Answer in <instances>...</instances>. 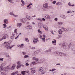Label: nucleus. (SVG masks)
Returning <instances> with one entry per match:
<instances>
[{
    "label": "nucleus",
    "mask_w": 75,
    "mask_h": 75,
    "mask_svg": "<svg viewBox=\"0 0 75 75\" xmlns=\"http://www.w3.org/2000/svg\"><path fill=\"white\" fill-rule=\"evenodd\" d=\"M20 21H21L22 23H25V22L27 21V18H20Z\"/></svg>",
    "instance_id": "obj_1"
},
{
    "label": "nucleus",
    "mask_w": 75,
    "mask_h": 75,
    "mask_svg": "<svg viewBox=\"0 0 75 75\" xmlns=\"http://www.w3.org/2000/svg\"><path fill=\"white\" fill-rule=\"evenodd\" d=\"M17 64L18 65L17 67V69H18L19 68H21V62L20 61H18L17 62Z\"/></svg>",
    "instance_id": "obj_2"
},
{
    "label": "nucleus",
    "mask_w": 75,
    "mask_h": 75,
    "mask_svg": "<svg viewBox=\"0 0 75 75\" xmlns=\"http://www.w3.org/2000/svg\"><path fill=\"white\" fill-rule=\"evenodd\" d=\"M26 18L28 20H29L30 21H32L33 20V18L31 17L30 16H29L28 15H27L26 16Z\"/></svg>",
    "instance_id": "obj_3"
},
{
    "label": "nucleus",
    "mask_w": 75,
    "mask_h": 75,
    "mask_svg": "<svg viewBox=\"0 0 75 75\" xmlns=\"http://www.w3.org/2000/svg\"><path fill=\"white\" fill-rule=\"evenodd\" d=\"M5 47L7 49H10V50H11V48H12V47H13V46H11L10 47L9 45H6Z\"/></svg>",
    "instance_id": "obj_4"
},
{
    "label": "nucleus",
    "mask_w": 75,
    "mask_h": 75,
    "mask_svg": "<svg viewBox=\"0 0 75 75\" xmlns=\"http://www.w3.org/2000/svg\"><path fill=\"white\" fill-rule=\"evenodd\" d=\"M38 40V39L37 38H34L33 39V42L34 44H36V42H37V41Z\"/></svg>",
    "instance_id": "obj_5"
},
{
    "label": "nucleus",
    "mask_w": 75,
    "mask_h": 75,
    "mask_svg": "<svg viewBox=\"0 0 75 75\" xmlns=\"http://www.w3.org/2000/svg\"><path fill=\"white\" fill-rule=\"evenodd\" d=\"M12 41L11 40H9L8 42H4V44H6V45H10Z\"/></svg>",
    "instance_id": "obj_6"
},
{
    "label": "nucleus",
    "mask_w": 75,
    "mask_h": 75,
    "mask_svg": "<svg viewBox=\"0 0 75 75\" xmlns=\"http://www.w3.org/2000/svg\"><path fill=\"white\" fill-rule=\"evenodd\" d=\"M45 18L47 20H49L50 18V16L49 15H46L45 16Z\"/></svg>",
    "instance_id": "obj_7"
},
{
    "label": "nucleus",
    "mask_w": 75,
    "mask_h": 75,
    "mask_svg": "<svg viewBox=\"0 0 75 75\" xmlns=\"http://www.w3.org/2000/svg\"><path fill=\"white\" fill-rule=\"evenodd\" d=\"M15 68H16V64H14L12 67L11 68V71L13 70H14V69H15Z\"/></svg>",
    "instance_id": "obj_8"
},
{
    "label": "nucleus",
    "mask_w": 75,
    "mask_h": 75,
    "mask_svg": "<svg viewBox=\"0 0 75 75\" xmlns=\"http://www.w3.org/2000/svg\"><path fill=\"white\" fill-rule=\"evenodd\" d=\"M48 4L46 3L45 4H43V6L44 8H47L48 7Z\"/></svg>",
    "instance_id": "obj_9"
},
{
    "label": "nucleus",
    "mask_w": 75,
    "mask_h": 75,
    "mask_svg": "<svg viewBox=\"0 0 75 75\" xmlns=\"http://www.w3.org/2000/svg\"><path fill=\"white\" fill-rule=\"evenodd\" d=\"M38 27L39 28H41V27H42V24L41 23H39L38 24Z\"/></svg>",
    "instance_id": "obj_10"
},
{
    "label": "nucleus",
    "mask_w": 75,
    "mask_h": 75,
    "mask_svg": "<svg viewBox=\"0 0 75 75\" xmlns=\"http://www.w3.org/2000/svg\"><path fill=\"white\" fill-rule=\"evenodd\" d=\"M64 31L62 30L61 29H59L58 30V33L59 34H62Z\"/></svg>",
    "instance_id": "obj_11"
},
{
    "label": "nucleus",
    "mask_w": 75,
    "mask_h": 75,
    "mask_svg": "<svg viewBox=\"0 0 75 75\" xmlns=\"http://www.w3.org/2000/svg\"><path fill=\"white\" fill-rule=\"evenodd\" d=\"M22 25V23H18L17 24V27H18V28H20Z\"/></svg>",
    "instance_id": "obj_12"
},
{
    "label": "nucleus",
    "mask_w": 75,
    "mask_h": 75,
    "mask_svg": "<svg viewBox=\"0 0 75 75\" xmlns=\"http://www.w3.org/2000/svg\"><path fill=\"white\" fill-rule=\"evenodd\" d=\"M68 5L69 7H74L75 6L74 4L71 5V2H69L68 3Z\"/></svg>",
    "instance_id": "obj_13"
},
{
    "label": "nucleus",
    "mask_w": 75,
    "mask_h": 75,
    "mask_svg": "<svg viewBox=\"0 0 75 75\" xmlns=\"http://www.w3.org/2000/svg\"><path fill=\"white\" fill-rule=\"evenodd\" d=\"M15 34H13L12 36H11L10 38L11 39H13L14 40V38H15Z\"/></svg>",
    "instance_id": "obj_14"
},
{
    "label": "nucleus",
    "mask_w": 75,
    "mask_h": 75,
    "mask_svg": "<svg viewBox=\"0 0 75 75\" xmlns=\"http://www.w3.org/2000/svg\"><path fill=\"white\" fill-rule=\"evenodd\" d=\"M63 30L64 31H68V30H69V29L68 28H63Z\"/></svg>",
    "instance_id": "obj_15"
},
{
    "label": "nucleus",
    "mask_w": 75,
    "mask_h": 75,
    "mask_svg": "<svg viewBox=\"0 0 75 75\" xmlns=\"http://www.w3.org/2000/svg\"><path fill=\"white\" fill-rule=\"evenodd\" d=\"M32 28H33V27H32V26L29 25L26 27V28H29V29H32Z\"/></svg>",
    "instance_id": "obj_16"
},
{
    "label": "nucleus",
    "mask_w": 75,
    "mask_h": 75,
    "mask_svg": "<svg viewBox=\"0 0 75 75\" xmlns=\"http://www.w3.org/2000/svg\"><path fill=\"white\" fill-rule=\"evenodd\" d=\"M52 42L53 43V44L54 45H56V40H53V41H52Z\"/></svg>",
    "instance_id": "obj_17"
},
{
    "label": "nucleus",
    "mask_w": 75,
    "mask_h": 75,
    "mask_svg": "<svg viewBox=\"0 0 75 75\" xmlns=\"http://www.w3.org/2000/svg\"><path fill=\"white\" fill-rule=\"evenodd\" d=\"M8 19H5L4 20V22L5 24H6L7 23H8Z\"/></svg>",
    "instance_id": "obj_18"
},
{
    "label": "nucleus",
    "mask_w": 75,
    "mask_h": 75,
    "mask_svg": "<svg viewBox=\"0 0 75 75\" xmlns=\"http://www.w3.org/2000/svg\"><path fill=\"white\" fill-rule=\"evenodd\" d=\"M57 24L59 25H62L63 24V23L62 22H59L57 23Z\"/></svg>",
    "instance_id": "obj_19"
},
{
    "label": "nucleus",
    "mask_w": 75,
    "mask_h": 75,
    "mask_svg": "<svg viewBox=\"0 0 75 75\" xmlns=\"http://www.w3.org/2000/svg\"><path fill=\"white\" fill-rule=\"evenodd\" d=\"M61 17L64 19H66V18H67V16H65V15H62L61 16Z\"/></svg>",
    "instance_id": "obj_20"
},
{
    "label": "nucleus",
    "mask_w": 75,
    "mask_h": 75,
    "mask_svg": "<svg viewBox=\"0 0 75 75\" xmlns=\"http://www.w3.org/2000/svg\"><path fill=\"white\" fill-rule=\"evenodd\" d=\"M21 2H22V4H21L22 6H24L25 4V3L24 2V1L23 0H21Z\"/></svg>",
    "instance_id": "obj_21"
},
{
    "label": "nucleus",
    "mask_w": 75,
    "mask_h": 75,
    "mask_svg": "<svg viewBox=\"0 0 75 75\" xmlns=\"http://www.w3.org/2000/svg\"><path fill=\"white\" fill-rule=\"evenodd\" d=\"M35 69H33L31 71V73L32 74H35Z\"/></svg>",
    "instance_id": "obj_22"
},
{
    "label": "nucleus",
    "mask_w": 75,
    "mask_h": 75,
    "mask_svg": "<svg viewBox=\"0 0 75 75\" xmlns=\"http://www.w3.org/2000/svg\"><path fill=\"white\" fill-rule=\"evenodd\" d=\"M24 48V45L23 44H22L20 45V48Z\"/></svg>",
    "instance_id": "obj_23"
},
{
    "label": "nucleus",
    "mask_w": 75,
    "mask_h": 75,
    "mask_svg": "<svg viewBox=\"0 0 75 75\" xmlns=\"http://www.w3.org/2000/svg\"><path fill=\"white\" fill-rule=\"evenodd\" d=\"M18 74V71H16L15 72H13V73H11V75H14Z\"/></svg>",
    "instance_id": "obj_24"
},
{
    "label": "nucleus",
    "mask_w": 75,
    "mask_h": 75,
    "mask_svg": "<svg viewBox=\"0 0 75 75\" xmlns=\"http://www.w3.org/2000/svg\"><path fill=\"white\" fill-rule=\"evenodd\" d=\"M57 54L59 55H60V56H63V53H61L60 52H58L57 53Z\"/></svg>",
    "instance_id": "obj_25"
},
{
    "label": "nucleus",
    "mask_w": 75,
    "mask_h": 75,
    "mask_svg": "<svg viewBox=\"0 0 75 75\" xmlns=\"http://www.w3.org/2000/svg\"><path fill=\"white\" fill-rule=\"evenodd\" d=\"M61 45H62V47H63V48H66V47H67V46H66V45H65L64 44H63L62 45L61 44Z\"/></svg>",
    "instance_id": "obj_26"
},
{
    "label": "nucleus",
    "mask_w": 75,
    "mask_h": 75,
    "mask_svg": "<svg viewBox=\"0 0 75 75\" xmlns=\"http://www.w3.org/2000/svg\"><path fill=\"white\" fill-rule=\"evenodd\" d=\"M39 53V51H36L34 52V53L35 54H33V55H36V54H38Z\"/></svg>",
    "instance_id": "obj_27"
},
{
    "label": "nucleus",
    "mask_w": 75,
    "mask_h": 75,
    "mask_svg": "<svg viewBox=\"0 0 75 75\" xmlns=\"http://www.w3.org/2000/svg\"><path fill=\"white\" fill-rule=\"evenodd\" d=\"M39 70L40 72H41L42 71H43L44 69L42 67H40V68Z\"/></svg>",
    "instance_id": "obj_28"
},
{
    "label": "nucleus",
    "mask_w": 75,
    "mask_h": 75,
    "mask_svg": "<svg viewBox=\"0 0 75 75\" xmlns=\"http://www.w3.org/2000/svg\"><path fill=\"white\" fill-rule=\"evenodd\" d=\"M10 69V68H9V67H7L5 69V71H7L8 70V69Z\"/></svg>",
    "instance_id": "obj_29"
},
{
    "label": "nucleus",
    "mask_w": 75,
    "mask_h": 75,
    "mask_svg": "<svg viewBox=\"0 0 75 75\" xmlns=\"http://www.w3.org/2000/svg\"><path fill=\"white\" fill-rule=\"evenodd\" d=\"M2 38V40H5L6 39V35H4L3 36Z\"/></svg>",
    "instance_id": "obj_30"
},
{
    "label": "nucleus",
    "mask_w": 75,
    "mask_h": 75,
    "mask_svg": "<svg viewBox=\"0 0 75 75\" xmlns=\"http://www.w3.org/2000/svg\"><path fill=\"white\" fill-rule=\"evenodd\" d=\"M6 65V63H3L1 64V66H2V67H4V66H5Z\"/></svg>",
    "instance_id": "obj_31"
},
{
    "label": "nucleus",
    "mask_w": 75,
    "mask_h": 75,
    "mask_svg": "<svg viewBox=\"0 0 75 75\" xmlns=\"http://www.w3.org/2000/svg\"><path fill=\"white\" fill-rule=\"evenodd\" d=\"M21 74H22L23 75H25V71H22L21 72Z\"/></svg>",
    "instance_id": "obj_32"
},
{
    "label": "nucleus",
    "mask_w": 75,
    "mask_h": 75,
    "mask_svg": "<svg viewBox=\"0 0 75 75\" xmlns=\"http://www.w3.org/2000/svg\"><path fill=\"white\" fill-rule=\"evenodd\" d=\"M46 51L47 52H51V49H49L48 50H47Z\"/></svg>",
    "instance_id": "obj_33"
},
{
    "label": "nucleus",
    "mask_w": 75,
    "mask_h": 75,
    "mask_svg": "<svg viewBox=\"0 0 75 75\" xmlns=\"http://www.w3.org/2000/svg\"><path fill=\"white\" fill-rule=\"evenodd\" d=\"M9 14H10V15H11V16H13L14 14L13 13V12H10L9 13Z\"/></svg>",
    "instance_id": "obj_34"
},
{
    "label": "nucleus",
    "mask_w": 75,
    "mask_h": 75,
    "mask_svg": "<svg viewBox=\"0 0 75 75\" xmlns=\"http://www.w3.org/2000/svg\"><path fill=\"white\" fill-rule=\"evenodd\" d=\"M56 4L57 6H59V5H60V4H61V3L57 2L56 3Z\"/></svg>",
    "instance_id": "obj_35"
},
{
    "label": "nucleus",
    "mask_w": 75,
    "mask_h": 75,
    "mask_svg": "<svg viewBox=\"0 0 75 75\" xmlns=\"http://www.w3.org/2000/svg\"><path fill=\"white\" fill-rule=\"evenodd\" d=\"M38 31L39 33H40V34H42V32L40 30L38 29Z\"/></svg>",
    "instance_id": "obj_36"
},
{
    "label": "nucleus",
    "mask_w": 75,
    "mask_h": 75,
    "mask_svg": "<svg viewBox=\"0 0 75 75\" xmlns=\"http://www.w3.org/2000/svg\"><path fill=\"white\" fill-rule=\"evenodd\" d=\"M21 33H19V35L18 36H17V37H16V38H15V40H16V39H17V38H18V37H19V35H21Z\"/></svg>",
    "instance_id": "obj_37"
},
{
    "label": "nucleus",
    "mask_w": 75,
    "mask_h": 75,
    "mask_svg": "<svg viewBox=\"0 0 75 75\" xmlns=\"http://www.w3.org/2000/svg\"><path fill=\"white\" fill-rule=\"evenodd\" d=\"M25 41L26 42H29V40H28V39L27 38H25Z\"/></svg>",
    "instance_id": "obj_38"
},
{
    "label": "nucleus",
    "mask_w": 75,
    "mask_h": 75,
    "mask_svg": "<svg viewBox=\"0 0 75 75\" xmlns=\"http://www.w3.org/2000/svg\"><path fill=\"white\" fill-rule=\"evenodd\" d=\"M24 58H29V56L27 55H25L24 56Z\"/></svg>",
    "instance_id": "obj_39"
},
{
    "label": "nucleus",
    "mask_w": 75,
    "mask_h": 75,
    "mask_svg": "<svg viewBox=\"0 0 75 75\" xmlns=\"http://www.w3.org/2000/svg\"><path fill=\"white\" fill-rule=\"evenodd\" d=\"M56 3V2L55 1H53L52 3L53 4H55V3Z\"/></svg>",
    "instance_id": "obj_40"
},
{
    "label": "nucleus",
    "mask_w": 75,
    "mask_h": 75,
    "mask_svg": "<svg viewBox=\"0 0 75 75\" xmlns=\"http://www.w3.org/2000/svg\"><path fill=\"white\" fill-rule=\"evenodd\" d=\"M41 72V74H44V73H45V71H44V70Z\"/></svg>",
    "instance_id": "obj_41"
},
{
    "label": "nucleus",
    "mask_w": 75,
    "mask_h": 75,
    "mask_svg": "<svg viewBox=\"0 0 75 75\" xmlns=\"http://www.w3.org/2000/svg\"><path fill=\"white\" fill-rule=\"evenodd\" d=\"M38 20H39V21H42L41 18H38Z\"/></svg>",
    "instance_id": "obj_42"
},
{
    "label": "nucleus",
    "mask_w": 75,
    "mask_h": 75,
    "mask_svg": "<svg viewBox=\"0 0 75 75\" xmlns=\"http://www.w3.org/2000/svg\"><path fill=\"white\" fill-rule=\"evenodd\" d=\"M31 5H32V3H30V4H29V5H28L27 6V8L29 7V6H31Z\"/></svg>",
    "instance_id": "obj_43"
},
{
    "label": "nucleus",
    "mask_w": 75,
    "mask_h": 75,
    "mask_svg": "<svg viewBox=\"0 0 75 75\" xmlns=\"http://www.w3.org/2000/svg\"><path fill=\"white\" fill-rule=\"evenodd\" d=\"M58 28H61V29H62V30H63V29L64 28V27L61 26H59Z\"/></svg>",
    "instance_id": "obj_44"
},
{
    "label": "nucleus",
    "mask_w": 75,
    "mask_h": 75,
    "mask_svg": "<svg viewBox=\"0 0 75 75\" xmlns=\"http://www.w3.org/2000/svg\"><path fill=\"white\" fill-rule=\"evenodd\" d=\"M3 25L4 26V28H6L7 27V25L6 24H4Z\"/></svg>",
    "instance_id": "obj_45"
},
{
    "label": "nucleus",
    "mask_w": 75,
    "mask_h": 75,
    "mask_svg": "<svg viewBox=\"0 0 75 75\" xmlns=\"http://www.w3.org/2000/svg\"><path fill=\"white\" fill-rule=\"evenodd\" d=\"M46 27H47V25H43V28H45Z\"/></svg>",
    "instance_id": "obj_46"
},
{
    "label": "nucleus",
    "mask_w": 75,
    "mask_h": 75,
    "mask_svg": "<svg viewBox=\"0 0 75 75\" xmlns=\"http://www.w3.org/2000/svg\"><path fill=\"white\" fill-rule=\"evenodd\" d=\"M57 69L54 68H53L52 69V72H53V71H56Z\"/></svg>",
    "instance_id": "obj_47"
},
{
    "label": "nucleus",
    "mask_w": 75,
    "mask_h": 75,
    "mask_svg": "<svg viewBox=\"0 0 75 75\" xmlns=\"http://www.w3.org/2000/svg\"><path fill=\"white\" fill-rule=\"evenodd\" d=\"M67 13H72V11H69L67 12Z\"/></svg>",
    "instance_id": "obj_48"
},
{
    "label": "nucleus",
    "mask_w": 75,
    "mask_h": 75,
    "mask_svg": "<svg viewBox=\"0 0 75 75\" xmlns=\"http://www.w3.org/2000/svg\"><path fill=\"white\" fill-rule=\"evenodd\" d=\"M8 1L9 2H10V3H13V1H12L11 0H8Z\"/></svg>",
    "instance_id": "obj_49"
},
{
    "label": "nucleus",
    "mask_w": 75,
    "mask_h": 75,
    "mask_svg": "<svg viewBox=\"0 0 75 75\" xmlns=\"http://www.w3.org/2000/svg\"><path fill=\"white\" fill-rule=\"evenodd\" d=\"M45 29L46 31H48V27H46V28H45Z\"/></svg>",
    "instance_id": "obj_50"
},
{
    "label": "nucleus",
    "mask_w": 75,
    "mask_h": 75,
    "mask_svg": "<svg viewBox=\"0 0 75 75\" xmlns=\"http://www.w3.org/2000/svg\"><path fill=\"white\" fill-rule=\"evenodd\" d=\"M32 64L33 65H35L36 63H35V62H32Z\"/></svg>",
    "instance_id": "obj_51"
},
{
    "label": "nucleus",
    "mask_w": 75,
    "mask_h": 75,
    "mask_svg": "<svg viewBox=\"0 0 75 75\" xmlns=\"http://www.w3.org/2000/svg\"><path fill=\"white\" fill-rule=\"evenodd\" d=\"M1 74L2 75H7V74H6L5 73H4L3 72H1Z\"/></svg>",
    "instance_id": "obj_52"
},
{
    "label": "nucleus",
    "mask_w": 75,
    "mask_h": 75,
    "mask_svg": "<svg viewBox=\"0 0 75 75\" xmlns=\"http://www.w3.org/2000/svg\"><path fill=\"white\" fill-rule=\"evenodd\" d=\"M45 38H42V40H43V42H45Z\"/></svg>",
    "instance_id": "obj_53"
},
{
    "label": "nucleus",
    "mask_w": 75,
    "mask_h": 75,
    "mask_svg": "<svg viewBox=\"0 0 75 75\" xmlns=\"http://www.w3.org/2000/svg\"><path fill=\"white\" fill-rule=\"evenodd\" d=\"M50 32H51L52 34H54V31H53V30H51L50 31Z\"/></svg>",
    "instance_id": "obj_54"
},
{
    "label": "nucleus",
    "mask_w": 75,
    "mask_h": 75,
    "mask_svg": "<svg viewBox=\"0 0 75 75\" xmlns=\"http://www.w3.org/2000/svg\"><path fill=\"white\" fill-rule=\"evenodd\" d=\"M25 65L26 66H28V65H29V64H28V62H27L25 64Z\"/></svg>",
    "instance_id": "obj_55"
},
{
    "label": "nucleus",
    "mask_w": 75,
    "mask_h": 75,
    "mask_svg": "<svg viewBox=\"0 0 75 75\" xmlns=\"http://www.w3.org/2000/svg\"><path fill=\"white\" fill-rule=\"evenodd\" d=\"M22 54L23 55H25V54H26V52H22Z\"/></svg>",
    "instance_id": "obj_56"
},
{
    "label": "nucleus",
    "mask_w": 75,
    "mask_h": 75,
    "mask_svg": "<svg viewBox=\"0 0 75 75\" xmlns=\"http://www.w3.org/2000/svg\"><path fill=\"white\" fill-rule=\"evenodd\" d=\"M30 48L31 49V50H34V49H35V47H30Z\"/></svg>",
    "instance_id": "obj_57"
},
{
    "label": "nucleus",
    "mask_w": 75,
    "mask_h": 75,
    "mask_svg": "<svg viewBox=\"0 0 75 75\" xmlns=\"http://www.w3.org/2000/svg\"><path fill=\"white\" fill-rule=\"evenodd\" d=\"M13 16H14V17H18V16L17 15H15L14 14Z\"/></svg>",
    "instance_id": "obj_58"
},
{
    "label": "nucleus",
    "mask_w": 75,
    "mask_h": 75,
    "mask_svg": "<svg viewBox=\"0 0 75 75\" xmlns=\"http://www.w3.org/2000/svg\"><path fill=\"white\" fill-rule=\"evenodd\" d=\"M17 29H15V30H14L15 33H17Z\"/></svg>",
    "instance_id": "obj_59"
},
{
    "label": "nucleus",
    "mask_w": 75,
    "mask_h": 75,
    "mask_svg": "<svg viewBox=\"0 0 75 75\" xmlns=\"http://www.w3.org/2000/svg\"><path fill=\"white\" fill-rule=\"evenodd\" d=\"M43 37H44L45 38L46 37V36L45 35H42Z\"/></svg>",
    "instance_id": "obj_60"
},
{
    "label": "nucleus",
    "mask_w": 75,
    "mask_h": 75,
    "mask_svg": "<svg viewBox=\"0 0 75 75\" xmlns=\"http://www.w3.org/2000/svg\"><path fill=\"white\" fill-rule=\"evenodd\" d=\"M54 20H55V21H57V20H58V18H56L54 19Z\"/></svg>",
    "instance_id": "obj_61"
},
{
    "label": "nucleus",
    "mask_w": 75,
    "mask_h": 75,
    "mask_svg": "<svg viewBox=\"0 0 75 75\" xmlns=\"http://www.w3.org/2000/svg\"><path fill=\"white\" fill-rule=\"evenodd\" d=\"M38 58H36V59H35V61H38Z\"/></svg>",
    "instance_id": "obj_62"
},
{
    "label": "nucleus",
    "mask_w": 75,
    "mask_h": 75,
    "mask_svg": "<svg viewBox=\"0 0 75 75\" xmlns=\"http://www.w3.org/2000/svg\"><path fill=\"white\" fill-rule=\"evenodd\" d=\"M42 20H43V21H45V19L44 18H43L42 19Z\"/></svg>",
    "instance_id": "obj_63"
},
{
    "label": "nucleus",
    "mask_w": 75,
    "mask_h": 75,
    "mask_svg": "<svg viewBox=\"0 0 75 75\" xmlns=\"http://www.w3.org/2000/svg\"><path fill=\"white\" fill-rule=\"evenodd\" d=\"M0 61H3V58H0Z\"/></svg>",
    "instance_id": "obj_64"
}]
</instances>
